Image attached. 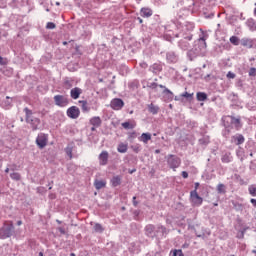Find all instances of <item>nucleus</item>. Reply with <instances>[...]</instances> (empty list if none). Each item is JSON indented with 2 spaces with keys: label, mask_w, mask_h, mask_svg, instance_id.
I'll return each instance as SVG.
<instances>
[{
  "label": "nucleus",
  "mask_w": 256,
  "mask_h": 256,
  "mask_svg": "<svg viewBox=\"0 0 256 256\" xmlns=\"http://www.w3.org/2000/svg\"><path fill=\"white\" fill-rule=\"evenodd\" d=\"M217 205H218V204H217V203H215V204H214V207H217Z\"/></svg>",
  "instance_id": "e2e57ef3"
},
{
  "label": "nucleus",
  "mask_w": 256,
  "mask_h": 256,
  "mask_svg": "<svg viewBox=\"0 0 256 256\" xmlns=\"http://www.w3.org/2000/svg\"><path fill=\"white\" fill-rule=\"evenodd\" d=\"M226 77H227L228 79H235V73L229 71V72L227 73Z\"/></svg>",
  "instance_id": "58836bf2"
},
{
  "label": "nucleus",
  "mask_w": 256,
  "mask_h": 256,
  "mask_svg": "<svg viewBox=\"0 0 256 256\" xmlns=\"http://www.w3.org/2000/svg\"><path fill=\"white\" fill-rule=\"evenodd\" d=\"M182 177L183 179H187L189 177V173H187V171H182Z\"/></svg>",
  "instance_id": "79ce46f5"
},
{
  "label": "nucleus",
  "mask_w": 256,
  "mask_h": 256,
  "mask_svg": "<svg viewBox=\"0 0 256 256\" xmlns=\"http://www.w3.org/2000/svg\"><path fill=\"white\" fill-rule=\"evenodd\" d=\"M179 100H180L179 97L176 96V97H175V101H179Z\"/></svg>",
  "instance_id": "6e6d98bb"
},
{
  "label": "nucleus",
  "mask_w": 256,
  "mask_h": 256,
  "mask_svg": "<svg viewBox=\"0 0 256 256\" xmlns=\"http://www.w3.org/2000/svg\"><path fill=\"white\" fill-rule=\"evenodd\" d=\"M110 107L114 111H121V109H123V107H125V102H123V100H121V98H114L110 102Z\"/></svg>",
  "instance_id": "423d86ee"
},
{
  "label": "nucleus",
  "mask_w": 256,
  "mask_h": 256,
  "mask_svg": "<svg viewBox=\"0 0 256 256\" xmlns=\"http://www.w3.org/2000/svg\"><path fill=\"white\" fill-rule=\"evenodd\" d=\"M90 123L93 127H99L101 125V118L99 116H95L90 119Z\"/></svg>",
  "instance_id": "aec40b11"
},
{
  "label": "nucleus",
  "mask_w": 256,
  "mask_h": 256,
  "mask_svg": "<svg viewBox=\"0 0 256 256\" xmlns=\"http://www.w3.org/2000/svg\"><path fill=\"white\" fill-rule=\"evenodd\" d=\"M139 141L147 145L149 141H151V133H142L141 136L139 137Z\"/></svg>",
  "instance_id": "2eb2a0df"
},
{
  "label": "nucleus",
  "mask_w": 256,
  "mask_h": 256,
  "mask_svg": "<svg viewBox=\"0 0 256 256\" xmlns=\"http://www.w3.org/2000/svg\"><path fill=\"white\" fill-rule=\"evenodd\" d=\"M152 69H153V73H161V71H163V67L161 66V64H153L152 65Z\"/></svg>",
  "instance_id": "5701e85b"
},
{
  "label": "nucleus",
  "mask_w": 256,
  "mask_h": 256,
  "mask_svg": "<svg viewBox=\"0 0 256 256\" xmlns=\"http://www.w3.org/2000/svg\"><path fill=\"white\" fill-rule=\"evenodd\" d=\"M13 222L6 221L4 223V227L0 230V234L2 235V239H7V237H11L13 235Z\"/></svg>",
  "instance_id": "f03ea898"
},
{
  "label": "nucleus",
  "mask_w": 256,
  "mask_h": 256,
  "mask_svg": "<svg viewBox=\"0 0 256 256\" xmlns=\"http://www.w3.org/2000/svg\"><path fill=\"white\" fill-rule=\"evenodd\" d=\"M232 123L236 125V127H239V125H241V120L239 118L232 117Z\"/></svg>",
  "instance_id": "72a5a7b5"
},
{
  "label": "nucleus",
  "mask_w": 256,
  "mask_h": 256,
  "mask_svg": "<svg viewBox=\"0 0 256 256\" xmlns=\"http://www.w3.org/2000/svg\"><path fill=\"white\" fill-rule=\"evenodd\" d=\"M140 15L144 19H149V17H153V9H151L149 7H142L140 9Z\"/></svg>",
  "instance_id": "1a4fd4ad"
},
{
  "label": "nucleus",
  "mask_w": 256,
  "mask_h": 256,
  "mask_svg": "<svg viewBox=\"0 0 256 256\" xmlns=\"http://www.w3.org/2000/svg\"><path fill=\"white\" fill-rule=\"evenodd\" d=\"M217 191H218V193H226L225 184H218Z\"/></svg>",
  "instance_id": "7c9ffc66"
},
{
  "label": "nucleus",
  "mask_w": 256,
  "mask_h": 256,
  "mask_svg": "<svg viewBox=\"0 0 256 256\" xmlns=\"http://www.w3.org/2000/svg\"><path fill=\"white\" fill-rule=\"evenodd\" d=\"M122 127L124 129H135V124H131L129 122H124V123H122Z\"/></svg>",
  "instance_id": "bb28decb"
},
{
  "label": "nucleus",
  "mask_w": 256,
  "mask_h": 256,
  "mask_svg": "<svg viewBox=\"0 0 256 256\" xmlns=\"http://www.w3.org/2000/svg\"><path fill=\"white\" fill-rule=\"evenodd\" d=\"M57 26L53 22H48L46 25V29H55Z\"/></svg>",
  "instance_id": "e433bc0d"
},
{
  "label": "nucleus",
  "mask_w": 256,
  "mask_h": 256,
  "mask_svg": "<svg viewBox=\"0 0 256 256\" xmlns=\"http://www.w3.org/2000/svg\"><path fill=\"white\" fill-rule=\"evenodd\" d=\"M200 41H203V42H204L205 47H207V43H205V41H206L205 37L200 38Z\"/></svg>",
  "instance_id": "a18cd8bd"
},
{
  "label": "nucleus",
  "mask_w": 256,
  "mask_h": 256,
  "mask_svg": "<svg viewBox=\"0 0 256 256\" xmlns=\"http://www.w3.org/2000/svg\"><path fill=\"white\" fill-rule=\"evenodd\" d=\"M240 43L242 47H246L247 49H253V45L255 44L251 38H242Z\"/></svg>",
  "instance_id": "9b49d317"
},
{
  "label": "nucleus",
  "mask_w": 256,
  "mask_h": 256,
  "mask_svg": "<svg viewBox=\"0 0 256 256\" xmlns=\"http://www.w3.org/2000/svg\"><path fill=\"white\" fill-rule=\"evenodd\" d=\"M132 203H133L134 207H137L139 205V202L137 201V197L136 196L133 197Z\"/></svg>",
  "instance_id": "a19ab883"
},
{
  "label": "nucleus",
  "mask_w": 256,
  "mask_h": 256,
  "mask_svg": "<svg viewBox=\"0 0 256 256\" xmlns=\"http://www.w3.org/2000/svg\"><path fill=\"white\" fill-rule=\"evenodd\" d=\"M0 65H4L2 56H0Z\"/></svg>",
  "instance_id": "de8ad7c7"
},
{
  "label": "nucleus",
  "mask_w": 256,
  "mask_h": 256,
  "mask_svg": "<svg viewBox=\"0 0 256 256\" xmlns=\"http://www.w3.org/2000/svg\"><path fill=\"white\" fill-rule=\"evenodd\" d=\"M65 153L69 157V159H73V146H67L65 148Z\"/></svg>",
  "instance_id": "b1692460"
},
{
  "label": "nucleus",
  "mask_w": 256,
  "mask_h": 256,
  "mask_svg": "<svg viewBox=\"0 0 256 256\" xmlns=\"http://www.w3.org/2000/svg\"><path fill=\"white\" fill-rule=\"evenodd\" d=\"M180 97H185V99H189L191 101V99H193V93H189V92H184L182 94H180Z\"/></svg>",
  "instance_id": "c85d7f7f"
},
{
  "label": "nucleus",
  "mask_w": 256,
  "mask_h": 256,
  "mask_svg": "<svg viewBox=\"0 0 256 256\" xmlns=\"http://www.w3.org/2000/svg\"><path fill=\"white\" fill-rule=\"evenodd\" d=\"M232 159L231 152H227L221 157L222 163H231Z\"/></svg>",
  "instance_id": "6ab92c4d"
},
{
  "label": "nucleus",
  "mask_w": 256,
  "mask_h": 256,
  "mask_svg": "<svg viewBox=\"0 0 256 256\" xmlns=\"http://www.w3.org/2000/svg\"><path fill=\"white\" fill-rule=\"evenodd\" d=\"M249 77H256V68H250Z\"/></svg>",
  "instance_id": "4c0bfd02"
},
{
  "label": "nucleus",
  "mask_w": 256,
  "mask_h": 256,
  "mask_svg": "<svg viewBox=\"0 0 256 256\" xmlns=\"http://www.w3.org/2000/svg\"><path fill=\"white\" fill-rule=\"evenodd\" d=\"M94 229L98 233H103V226H101V224H95Z\"/></svg>",
  "instance_id": "f704fd0d"
},
{
  "label": "nucleus",
  "mask_w": 256,
  "mask_h": 256,
  "mask_svg": "<svg viewBox=\"0 0 256 256\" xmlns=\"http://www.w3.org/2000/svg\"><path fill=\"white\" fill-rule=\"evenodd\" d=\"M50 199H55V195H50Z\"/></svg>",
  "instance_id": "603ef678"
},
{
  "label": "nucleus",
  "mask_w": 256,
  "mask_h": 256,
  "mask_svg": "<svg viewBox=\"0 0 256 256\" xmlns=\"http://www.w3.org/2000/svg\"><path fill=\"white\" fill-rule=\"evenodd\" d=\"M249 194L252 197H256V184H252L248 187Z\"/></svg>",
  "instance_id": "393cba45"
},
{
  "label": "nucleus",
  "mask_w": 256,
  "mask_h": 256,
  "mask_svg": "<svg viewBox=\"0 0 256 256\" xmlns=\"http://www.w3.org/2000/svg\"><path fill=\"white\" fill-rule=\"evenodd\" d=\"M6 99L7 100L4 102L5 107H11V104L13 103V98L6 96ZM9 99L12 101H9Z\"/></svg>",
  "instance_id": "473e14b6"
},
{
  "label": "nucleus",
  "mask_w": 256,
  "mask_h": 256,
  "mask_svg": "<svg viewBox=\"0 0 256 256\" xmlns=\"http://www.w3.org/2000/svg\"><path fill=\"white\" fill-rule=\"evenodd\" d=\"M131 149L134 151V153H139V151H141V145L139 144L132 145Z\"/></svg>",
  "instance_id": "2f4dec72"
},
{
  "label": "nucleus",
  "mask_w": 256,
  "mask_h": 256,
  "mask_svg": "<svg viewBox=\"0 0 256 256\" xmlns=\"http://www.w3.org/2000/svg\"><path fill=\"white\" fill-rule=\"evenodd\" d=\"M99 159V163L102 166L107 165V163H109V152L107 151H102L98 157Z\"/></svg>",
  "instance_id": "9d476101"
},
{
  "label": "nucleus",
  "mask_w": 256,
  "mask_h": 256,
  "mask_svg": "<svg viewBox=\"0 0 256 256\" xmlns=\"http://www.w3.org/2000/svg\"><path fill=\"white\" fill-rule=\"evenodd\" d=\"M39 256H43V252H40V253H39Z\"/></svg>",
  "instance_id": "13d9d810"
},
{
  "label": "nucleus",
  "mask_w": 256,
  "mask_h": 256,
  "mask_svg": "<svg viewBox=\"0 0 256 256\" xmlns=\"http://www.w3.org/2000/svg\"><path fill=\"white\" fill-rule=\"evenodd\" d=\"M155 153H156V154H159V153H161V150H159V149H158V150H155Z\"/></svg>",
  "instance_id": "3c124183"
},
{
  "label": "nucleus",
  "mask_w": 256,
  "mask_h": 256,
  "mask_svg": "<svg viewBox=\"0 0 256 256\" xmlns=\"http://www.w3.org/2000/svg\"><path fill=\"white\" fill-rule=\"evenodd\" d=\"M167 163H168L170 169H173V171H176L178 169V167L181 166V158H179L173 154H170V155H168Z\"/></svg>",
  "instance_id": "7ed1b4c3"
},
{
  "label": "nucleus",
  "mask_w": 256,
  "mask_h": 256,
  "mask_svg": "<svg viewBox=\"0 0 256 256\" xmlns=\"http://www.w3.org/2000/svg\"><path fill=\"white\" fill-rule=\"evenodd\" d=\"M110 183L112 187H119L121 185V176H113Z\"/></svg>",
  "instance_id": "a211bd4d"
},
{
  "label": "nucleus",
  "mask_w": 256,
  "mask_h": 256,
  "mask_svg": "<svg viewBox=\"0 0 256 256\" xmlns=\"http://www.w3.org/2000/svg\"><path fill=\"white\" fill-rule=\"evenodd\" d=\"M254 15H256V7H255V9H254Z\"/></svg>",
  "instance_id": "bf43d9fd"
},
{
  "label": "nucleus",
  "mask_w": 256,
  "mask_h": 256,
  "mask_svg": "<svg viewBox=\"0 0 256 256\" xmlns=\"http://www.w3.org/2000/svg\"><path fill=\"white\" fill-rule=\"evenodd\" d=\"M10 177L14 181H20L21 180V174H19L18 172H13L12 174H10Z\"/></svg>",
  "instance_id": "a878e982"
},
{
  "label": "nucleus",
  "mask_w": 256,
  "mask_h": 256,
  "mask_svg": "<svg viewBox=\"0 0 256 256\" xmlns=\"http://www.w3.org/2000/svg\"><path fill=\"white\" fill-rule=\"evenodd\" d=\"M148 111L149 113H152V115H157V113H159V107L151 103L150 105H148Z\"/></svg>",
  "instance_id": "412c9836"
},
{
  "label": "nucleus",
  "mask_w": 256,
  "mask_h": 256,
  "mask_svg": "<svg viewBox=\"0 0 256 256\" xmlns=\"http://www.w3.org/2000/svg\"><path fill=\"white\" fill-rule=\"evenodd\" d=\"M5 173H9V168H6V169H5Z\"/></svg>",
  "instance_id": "864d4df0"
},
{
  "label": "nucleus",
  "mask_w": 256,
  "mask_h": 256,
  "mask_svg": "<svg viewBox=\"0 0 256 256\" xmlns=\"http://www.w3.org/2000/svg\"><path fill=\"white\" fill-rule=\"evenodd\" d=\"M141 67H144V68L147 67V63H142Z\"/></svg>",
  "instance_id": "8fccbe9b"
},
{
  "label": "nucleus",
  "mask_w": 256,
  "mask_h": 256,
  "mask_svg": "<svg viewBox=\"0 0 256 256\" xmlns=\"http://www.w3.org/2000/svg\"><path fill=\"white\" fill-rule=\"evenodd\" d=\"M81 93H83V90H81L79 87H75L70 91V96L72 99H79Z\"/></svg>",
  "instance_id": "ddd939ff"
},
{
  "label": "nucleus",
  "mask_w": 256,
  "mask_h": 256,
  "mask_svg": "<svg viewBox=\"0 0 256 256\" xmlns=\"http://www.w3.org/2000/svg\"><path fill=\"white\" fill-rule=\"evenodd\" d=\"M67 115L70 119H77L79 115H81V111L77 108V106H72L67 110Z\"/></svg>",
  "instance_id": "6e6552de"
},
{
  "label": "nucleus",
  "mask_w": 256,
  "mask_h": 256,
  "mask_svg": "<svg viewBox=\"0 0 256 256\" xmlns=\"http://www.w3.org/2000/svg\"><path fill=\"white\" fill-rule=\"evenodd\" d=\"M63 45H67V42H63Z\"/></svg>",
  "instance_id": "680f3d73"
},
{
  "label": "nucleus",
  "mask_w": 256,
  "mask_h": 256,
  "mask_svg": "<svg viewBox=\"0 0 256 256\" xmlns=\"http://www.w3.org/2000/svg\"><path fill=\"white\" fill-rule=\"evenodd\" d=\"M24 112L26 114V122L30 123L33 131H37L39 129V125H41V120H39V118H35L33 116V111L29 110V108H24Z\"/></svg>",
  "instance_id": "f257e3e1"
},
{
  "label": "nucleus",
  "mask_w": 256,
  "mask_h": 256,
  "mask_svg": "<svg viewBox=\"0 0 256 256\" xmlns=\"http://www.w3.org/2000/svg\"><path fill=\"white\" fill-rule=\"evenodd\" d=\"M197 101H207V94L205 92H198L196 94Z\"/></svg>",
  "instance_id": "4be33fe9"
},
{
  "label": "nucleus",
  "mask_w": 256,
  "mask_h": 256,
  "mask_svg": "<svg viewBox=\"0 0 256 256\" xmlns=\"http://www.w3.org/2000/svg\"><path fill=\"white\" fill-rule=\"evenodd\" d=\"M137 21H139L140 24L143 23V19L141 17H138Z\"/></svg>",
  "instance_id": "49530a36"
},
{
  "label": "nucleus",
  "mask_w": 256,
  "mask_h": 256,
  "mask_svg": "<svg viewBox=\"0 0 256 256\" xmlns=\"http://www.w3.org/2000/svg\"><path fill=\"white\" fill-rule=\"evenodd\" d=\"M173 256H185V255L183 254V250H174Z\"/></svg>",
  "instance_id": "c9c22d12"
},
{
  "label": "nucleus",
  "mask_w": 256,
  "mask_h": 256,
  "mask_svg": "<svg viewBox=\"0 0 256 256\" xmlns=\"http://www.w3.org/2000/svg\"><path fill=\"white\" fill-rule=\"evenodd\" d=\"M250 203L253 205V207L256 208V199L255 198L250 199Z\"/></svg>",
  "instance_id": "37998d69"
},
{
  "label": "nucleus",
  "mask_w": 256,
  "mask_h": 256,
  "mask_svg": "<svg viewBox=\"0 0 256 256\" xmlns=\"http://www.w3.org/2000/svg\"><path fill=\"white\" fill-rule=\"evenodd\" d=\"M194 185H195L194 191H197L199 189V185H200L199 182H196Z\"/></svg>",
  "instance_id": "c03bdc74"
},
{
  "label": "nucleus",
  "mask_w": 256,
  "mask_h": 256,
  "mask_svg": "<svg viewBox=\"0 0 256 256\" xmlns=\"http://www.w3.org/2000/svg\"><path fill=\"white\" fill-rule=\"evenodd\" d=\"M161 229H162V231H165L166 228H165V226H161Z\"/></svg>",
  "instance_id": "5fc2aeb1"
},
{
  "label": "nucleus",
  "mask_w": 256,
  "mask_h": 256,
  "mask_svg": "<svg viewBox=\"0 0 256 256\" xmlns=\"http://www.w3.org/2000/svg\"><path fill=\"white\" fill-rule=\"evenodd\" d=\"M232 139L236 142V145H243L245 143V137L241 134L233 136Z\"/></svg>",
  "instance_id": "f3484780"
},
{
  "label": "nucleus",
  "mask_w": 256,
  "mask_h": 256,
  "mask_svg": "<svg viewBox=\"0 0 256 256\" xmlns=\"http://www.w3.org/2000/svg\"><path fill=\"white\" fill-rule=\"evenodd\" d=\"M107 186V181L105 180H95L94 181V187L95 189H97V191H99L100 189H103Z\"/></svg>",
  "instance_id": "4468645a"
},
{
  "label": "nucleus",
  "mask_w": 256,
  "mask_h": 256,
  "mask_svg": "<svg viewBox=\"0 0 256 256\" xmlns=\"http://www.w3.org/2000/svg\"><path fill=\"white\" fill-rule=\"evenodd\" d=\"M230 43H232V45H235V46L239 45V37L237 36L230 37Z\"/></svg>",
  "instance_id": "cd10ccee"
},
{
  "label": "nucleus",
  "mask_w": 256,
  "mask_h": 256,
  "mask_svg": "<svg viewBox=\"0 0 256 256\" xmlns=\"http://www.w3.org/2000/svg\"><path fill=\"white\" fill-rule=\"evenodd\" d=\"M49 142V137L46 134L40 133L36 138V145L39 149H45L47 143Z\"/></svg>",
  "instance_id": "39448f33"
},
{
  "label": "nucleus",
  "mask_w": 256,
  "mask_h": 256,
  "mask_svg": "<svg viewBox=\"0 0 256 256\" xmlns=\"http://www.w3.org/2000/svg\"><path fill=\"white\" fill-rule=\"evenodd\" d=\"M60 232H61V233H65V231H64L63 229H60Z\"/></svg>",
  "instance_id": "4d7b16f0"
},
{
  "label": "nucleus",
  "mask_w": 256,
  "mask_h": 256,
  "mask_svg": "<svg viewBox=\"0 0 256 256\" xmlns=\"http://www.w3.org/2000/svg\"><path fill=\"white\" fill-rule=\"evenodd\" d=\"M54 102L58 107H67L69 105V99L63 95L54 96Z\"/></svg>",
  "instance_id": "0eeeda50"
},
{
  "label": "nucleus",
  "mask_w": 256,
  "mask_h": 256,
  "mask_svg": "<svg viewBox=\"0 0 256 256\" xmlns=\"http://www.w3.org/2000/svg\"><path fill=\"white\" fill-rule=\"evenodd\" d=\"M129 149V145L127 143L121 142L118 144L117 151L118 153H127V150Z\"/></svg>",
  "instance_id": "dca6fc26"
},
{
  "label": "nucleus",
  "mask_w": 256,
  "mask_h": 256,
  "mask_svg": "<svg viewBox=\"0 0 256 256\" xmlns=\"http://www.w3.org/2000/svg\"><path fill=\"white\" fill-rule=\"evenodd\" d=\"M70 256H75V253H71Z\"/></svg>",
  "instance_id": "052dcab7"
},
{
  "label": "nucleus",
  "mask_w": 256,
  "mask_h": 256,
  "mask_svg": "<svg viewBox=\"0 0 256 256\" xmlns=\"http://www.w3.org/2000/svg\"><path fill=\"white\" fill-rule=\"evenodd\" d=\"M81 103H82V109L84 111H89V108L87 107V101H81Z\"/></svg>",
  "instance_id": "ea45409f"
},
{
  "label": "nucleus",
  "mask_w": 256,
  "mask_h": 256,
  "mask_svg": "<svg viewBox=\"0 0 256 256\" xmlns=\"http://www.w3.org/2000/svg\"><path fill=\"white\" fill-rule=\"evenodd\" d=\"M190 203L193 205V207H201V205H203V198L199 196L197 190L190 192Z\"/></svg>",
  "instance_id": "20e7f679"
},
{
  "label": "nucleus",
  "mask_w": 256,
  "mask_h": 256,
  "mask_svg": "<svg viewBox=\"0 0 256 256\" xmlns=\"http://www.w3.org/2000/svg\"><path fill=\"white\" fill-rule=\"evenodd\" d=\"M146 233H149V234H151V233H153V231H155V226L154 225H151V224H149V225H147L146 226Z\"/></svg>",
  "instance_id": "c756f323"
},
{
  "label": "nucleus",
  "mask_w": 256,
  "mask_h": 256,
  "mask_svg": "<svg viewBox=\"0 0 256 256\" xmlns=\"http://www.w3.org/2000/svg\"><path fill=\"white\" fill-rule=\"evenodd\" d=\"M17 225H18V226H21V225H23V222H22L21 220H19V221L17 222Z\"/></svg>",
  "instance_id": "09e8293b"
},
{
  "label": "nucleus",
  "mask_w": 256,
  "mask_h": 256,
  "mask_svg": "<svg viewBox=\"0 0 256 256\" xmlns=\"http://www.w3.org/2000/svg\"><path fill=\"white\" fill-rule=\"evenodd\" d=\"M158 86L160 87V89H164L163 93L165 95H170L171 99H173V92H171V90H169L168 88H166L165 86H163L161 84L160 85H158L157 83L151 84L152 89H157Z\"/></svg>",
  "instance_id": "f8f14e48"
}]
</instances>
